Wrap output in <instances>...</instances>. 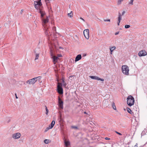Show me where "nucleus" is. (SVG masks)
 I'll return each mask as SVG.
<instances>
[{
	"label": "nucleus",
	"mask_w": 147,
	"mask_h": 147,
	"mask_svg": "<svg viewBox=\"0 0 147 147\" xmlns=\"http://www.w3.org/2000/svg\"><path fill=\"white\" fill-rule=\"evenodd\" d=\"M41 76H38L37 77L34 78L27 80L26 82L27 83L29 84H33L37 81H39L41 79Z\"/></svg>",
	"instance_id": "1"
},
{
	"label": "nucleus",
	"mask_w": 147,
	"mask_h": 147,
	"mask_svg": "<svg viewBox=\"0 0 147 147\" xmlns=\"http://www.w3.org/2000/svg\"><path fill=\"white\" fill-rule=\"evenodd\" d=\"M127 105L130 107L134 105V99L132 96L130 95L127 98Z\"/></svg>",
	"instance_id": "2"
},
{
	"label": "nucleus",
	"mask_w": 147,
	"mask_h": 147,
	"mask_svg": "<svg viewBox=\"0 0 147 147\" xmlns=\"http://www.w3.org/2000/svg\"><path fill=\"white\" fill-rule=\"evenodd\" d=\"M121 69L123 74L127 75L129 74V67L127 65H124L122 66Z\"/></svg>",
	"instance_id": "3"
},
{
	"label": "nucleus",
	"mask_w": 147,
	"mask_h": 147,
	"mask_svg": "<svg viewBox=\"0 0 147 147\" xmlns=\"http://www.w3.org/2000/svg\"><path fill=\"white\" fill-rule=\"evenodd\" d=\"M58 106L59 108L61 109H63V102L62 100L59 97H58Z\"/></svg>",
	"instance_id": "4"
},
{
	"label": "nucleus",
	"mask_w": 147,
	"mask_h": 147,
	"mask_svg": "<svg viewBox=\"0 0 147 147\" xmlns=\"http://www.w3.org/2000/svg\"><path fill=\"white\" fill-rule=\"evenodd\" d=\"M83 33L86 38L88 39L89 38V29H86L84 30V31Z\"/></svg>",
	"instance_id": "5"
},
{
	"label": "nucleus",
	"mask_w": 147,
	"mask_h": 147,
	"mask_svg": "<svg viewBox=\"0 0 147 147\" xmlns=\"http://www.w3.org/2000/svg\"><path fill=\"white\" fill-rule=\"evenodd\" d=\"M61 85H58L57 86V91L60 94H62L63 93V90L62 87V84H61Z\"/></svg>",
	"instance_id": "6"
},
{
	"label": "nucleus",
	"mask_w": 147,
	"mask_h": 147,
	"mask_svg": "<svg viewBox=\"0 0 147 147\" xmlns=\"http://www.w3.org/2000/svg\"><path fill=\"white\" fill-rule=\"evenodd\" d=\"M51 56L52 57V58L53 59V62L54 64H55L57 62V60L59 58L58 57L54 55L52 53L51 54Z\"/></svg>",
	"instance_id": "7"
},
{
	"label": "nucleus",
	"mask_w": 147,
	"mask_h": 147,
	"mask_svg": "<svg viewBox=\"0 0 147 147\" xmlns=\"http://www.w3.org/2000/svg\"><path fill=\"white\" fill-rule=\"evenodd\" d=\"M89 77L92 79L97 80H100L102 81H104V79L99 78L97 76H90Z\"/></svg>",
	"instance_id": "8"
},
{
	"label": "nucleus",
	"mask_w": 147,
	"mask_h": 147,
	"mask_svg": "<svg viewBox=\"0 0 147 147\" xmlns=\"http://www.w3.org/2000/svg\"><path fill=\"white\" fill-rule=\"evenodd\" d=\"M21 134L19 133L14 134L12 135V137L14 139H17L20 138Z\"/></svg>",
	"instance_id": "9"
},
{
	"label": "nucleus",
	"mask_w": 147,
	"mask_h": 147,
	"mask_svg": "<svg viewBox=\"0 0 147 147\" xmlns=\"http://www.w3.org/2000/svg\"><path fill=\"white\" fill-rule=\"evenodd\" d=\"M147 55V53L145 50H142L140 51L138 53V55L140 56H143Z\"/></svg>",
	"instance_id": "10"
},
{
	"label": "nucleus",
	"mask_w": 147,
	"mask_h": 147,
	"mask_svg": "<svg viewBox=\"0 0 147 147\" xmlns=\"http://www.w3.org/2000/svg\"><path fill=\"white\" fill-rule=\"evenodd\" d=\"M42 20L43 23V26H45V24L48 23L49 21V19L47 16L46 17L45 19H44V18H42Z\"/></svg>",
	"instance_id": "11"
},
{
	"label": "nucleus",
	"mask_w": 147,
	"mask_h": 147,
	"mask_svg": "<svg viewBox=\"0 0 147 147\" xmlns=\"http://www.w3.org/2000/svg\"><path fill=\"white\" fill-rule=\"evenodd\" d=\"M82 58V56L81 55L79 54L76 57L75 59V61L76 62L78 61L80 59H81Z\"/></svg>",
	"instance_id": "12"
},
{
	"label": "nucleus",
	"mask_w": 147,
	"mask_h": 147,
	"mask_svg": "<svg viewBox=\"0 0 147 147\" xmlns=\"http://www.w3.org/2000/svg\"><path fill=\"white\" fill-rule=\"evenodd\" d=\"M39 13H40L41 17L42 19L43 18L45 14V11H43L40 9Z\"/></svg>",
	"instance_id": "13"
},
{
	"label": "nucleus",
	"mask_w": 147,
	"mask_h": 147,
	"mask_svg": "<svg viewBox=\"0 0 147 147\" xmlns=\"http://www.w3.org/2000/svg\"><path fill=\"white\" fill-rule=\"evenodd\" d=\"M34 4H36L38 5L41 6L42 4L40 0V1H34Z\"/></svg>",
	"instance_id": "14"
},
{
	"label": "nucleus",
	"mask_w": 147,
	"mask_h": 147,
	"mask_svg": "<svg viewBox=\"0 0 147 147\" xmlns=\"http://www.w3.org/2000/svg\"><path fill=\"white\" fill-rule=\"evenodd\" d=\"M55 123V121H53L51 123V124L49 125V127H50V128L52 129L54 126V125Z\"/></svg>",
	"instance_id": "15"
},
{
	"label": "nucleus",
	"mask_w": 147,
	"mask_h": 147,
	"mask_svg": "<svg viewBox=\"0 0 147 147\" xmlns=\"http://www.w3.org/2000/svg\"><path fill=\"white\" fill-rule=\"evenodd\" d=\"M121 14L120 13H119V17H118V22L120 23V22L121 20Z\"/></svg>",
	"instance_id": "16"
},
{
	"label": "nucleus",
	"mask_w": 147,
	"mask_h": 147,
	"mask_svg": "<svg viewBox=\"0 0 147 147\" xmlns=\"http://www.w3.org/2000/svg\"><path fill=\"white\" fill-rule=\"evenodd\" d=\"M62 82L63 83V86H64L65 87L66 85L67 84V83L65 82V81L64 80V79L63 78L62 79Z\"/></svg>",
	"instance_id": "17"
},
{
	"label": "nucleus",
	"mask_w": 147,
	"mask_h": 147,
	"mask_svg": "<svg viewBox=\"0 0 147 147\" xmlns=\"http://www.w3.org/2000/svg\"><path fill=\"white\" fill-rule=\"evenodd\" d=\"M65 144L66 146H67L70 145V142L69 141H65Z\"/></svg>",
	"instance_id": "18"
},
{
	"label": "nucleus",
	"mask_w": 147,
	"mask_h": 147,
	"mask_svg": "<svg viewBox=\"0 0 147 147\" xmlns=\"http://www.w3.org/2000/svg\"><path fill=\"white\" fill-rule=\"evenodd\" d=\"M127 111H128V112L130 114H132V113H133L132 111L131 110L128 108H127Z\"/></svg>",
	"instance_id": "19"
},
{
	"label": "nucleus",
	"mask_w": 147,
	"mask_h": 147,
	"mask_svg": "<svg viewBox=\"0 0 147 147\" xmlns=\"http://www.w3.org/2000/svg\"><path fill=\"white\" fill-rule=\"evenodd\" d=\"M39 53H36V57L35 60L38 59L39 57Z\"/></svg>",
	"instance_id": "20"
},
{
	"label": "nucleus",
	"mask_w": 147,
	"mask_h": 147,
	"mask_svg": "<svg viewBox=\"0 0 147 147\" xmlns=\"http://www.w3.org/2000/svg\"><path fill=\"white\" fill-rule=\"evenodd\" d=\"M112 107L113 108V109L114 110H116V107L115 105V103L114 102H113V103H112Z\"/></svg>",
	"instance_id": "21"
},
{
	"label": "nucleus",
	"mask_w": 147,
	"mask_h": 147,
	"mask_svg": "<svg viewBox=\"0 0 147 147\" xmlns=\"http://www.w3.org/2000/svg\"><path fill=\"white\" fill-rule=\"evenodd\" d=\"M115 49V47H113L110 48V50L111 52H112Z\"/></svg>",
	"instance_id": "22"
},
{
	"label": "nucleus",
	"mask_w": 147,
	"mask_h": 147,
	"mask_svg": "<svg viewBox=\"0 0 147 147\" xmlns=\"http://www.w3.org/2000/svg\"><path fill=\"white\" fill-rule=\"evenodd\" d=\"M72 11H71V13H69L68 14V16L71 18L73 16V13H72Z\"/></svg>",
	"instance_id": "23"
},
{
	"label": "nucleus",
	"mask_w": 147,
	"mask_h": 147,
	"mask_svg": "<svg viewBox=\"0 0 147 147\" xmlns=\"http://www.w3.org/2000/svg\"><path fill=\"white\" fill-rule=\"evenodd\" d=\"M49 140L48 139H45L44 140V143L46 144H47L49 142Z\"/></svg>",
	"instance_id": "24"
},
{
	"label": "nucleus",
	"mask_w": 147,
	"mask_h": 147,
	"mask_svg": "<svg viewBox=\"0 0 147 147\" xmlns=\"http://www.w3.org/2000/svg\"><path fill=\"white\" fill-rule=\"evenodd\" d=\"M45 107L46 108V115H48V113L49 112V110L47 109V107L46 106H45Z\"/></svg>",
	"instance_id": "25"
},
{
	"label": "nucleus",
	"mask_w": 147,
	"mask_h": 147,
	"mask_svg": "<svg viewBox=\"0 0 147 147\" xmlns=\"http://www.w3.org/2000/svg\"><path fill=\"white\" fill-rule=\"evenodd\" d=\"M51 129V128H50V127L49 126L48 127H47L45 129V132H46L48 130H49V129Z\"/></svg>",
	"instance_id": "26"
},
{
	"label": "nucleus",
	"mask_w": 147,
	"mask_h": 147,
	"mask_svg": "<svg viewBox=\"0 0 147 147\" xmlns=\"http://www.w3.org/2000/svg\"><path fill=\"white\" fill-rule=\"evenodd\" d=\"M34 4V7L35 8H36V9L38 10L39 9L38 6V5L36 4Z\"/></svg>",
	"instance_id": "27"
},
{
	"label": "nucleus",
	"mask_w": 147,
	"mask_h": 147,
	"mask_svg": "<svg viewBox=\"0 0 147 147\" xmlns=\"http://www.w3.org/2000/svg\"><path fill=\"white\" fill-rule=\"evenodd\" d=\"M130 27V26L129 25H127L125 26V28H128Z\"/></svg>",
	"instance_id": "28"
},
{
	"label": "nucleus",
	"mask_w": 147,
	"mask_h": 147,
	"mask_svg": "<svg viewBox=\"0 0 147 147\" xmlns=\"http://www.w3.org/2000/svg\"><path fill=\"white\" fill-rule=\"evenodd\" d=\"M123 0H118V3L119 4H120L121 2L122 1H123Z\"/></svg>",
	"instance_id": "29"
},
{
	"label": "nucleus",
	"mask_w": 147,
	"mask_h": 147,
	"mask_svg": "<svg viewBox=\"0 0 147 147\" xmlns=\"http://www.w3.org/2000/svg\"><path fill=\"white\" fill-rule=\"evenodd\" d=\"M72 128L75 129H78V128L77 126H73L71 127Z\"/></svg>",
	"instance_id": "30"
},
{
	"label": "nucleus",
	"mask_w": 147,
	"mask_h": 147,
	"mask_svg": "<svg viewBox=\"0 0 147 147\" xmlns=\"http://www.w3.org/2000/svg\"><path fill=\"white\" fill-rule=\"evenodd\" d=\"M133 1L134 0H131L129 2V4L133 5Z\"/></svg>",
	"instance_id": "31"
},
{
	"label": "nucleus",
	"mask_w": 147,
	"mask_h": 147,
	"mask_svg": "<svg viewBox=\"0 0 147 147\" xmlns=\"http://www.w3.org/2000/svg\"><path fill=\"white\" fill-rule=\"evenodd\" d=\"M115 132H116L117 134H119V135H122V134H121V133H119V132H117V131H115Z\"/></svg>",
	"instance_id": "32"
},
{
	"label": "nucleus",
	"mask_w": 147,
	"mask_h": 147,
	"mask_svg": "<svg viewBox=\"0 0 147 147\" xmlns=\"http://www.w3.org/2000/svg\"><path fill=\"white\" fill-rule=\"evenodd\" d=\"M45 33L46 35H48V32L47 30L46 31H45Z\"/></svg>",
	"instance_id": "33"
},
{
	"label": "nucleus",
	"mask_w": 147,
	"mask_h": 147,
	"mask_svg": "<svg viewBox=\"0 0 147 147\" xmlns=\"http://www.w3.org/2000/svg\"><path fill=\"white\" fill-rule=\"evenodd\" d=\"M110 19H106L104 20V21L105 22H110Z\"/></svg>",
	"instance_id": "34"
},
{
	"label": "nucleus",
	"mask_w": 147,
	"mask_h": 147,
	"mask_svg": "<svg viewBox=\"0 0 147 147\" xmlns=\"http://www.w3.org/2000/svg\"><path fill=\"white\" fill-rule=\"evenodd\" d=\"M125 13V11H123L122 12V15H121H121H122V16L123 15H124V14Z\"/></svg>",
	"instance_id": "35"
},
{
	"label": "nucleus",
	"mask_w": 147,
	"mask_h": 147,
	"mask_svg": "<svg viewBox=\"0 0 147 147\" xmlns=\"http://www.w3.org/2000/svg\"><path fill=\"white\" fill-rule=\"evenodd\" d=\"M119 31L115 33V35H117L118 34H119Z\"/></svg>",
	"instance_id": "36"
},
{
	"label": "nucleus",
	"mask_w": 147,
	"mask_h": 147,
	"mask_svg": "<svg viewBox=\"0 0 147 147\" xmlns=\"http://www.w3.org/2000/svg\"><path fill=\"white\" fill-rule=\"evenodd\" d=\"M106 140H109L110 139L106 137L105 138Z\"/></svg>",
	"instance_id": "37"
},
{
	"label": "nucleus",
	"mask_w": 147,
	"mask_h": 147,
	"mask_svg": "<svg viewBox=\"0 0 147 147\" xmlns=\"http://www.w3.org/2000/svg\"><path fill=\"white\" fill-rule=\"evenodd\" d=\"M80 19H81L83 21H84V22L85 21L84 19L83 18H82V17H80Z\"/></svg>",
	"instance_id": "38"
},
{
	"label": "nucleus",
	"mask_w": 147,
	"mask_h": 147,
	"mask_svg": "<svg viewBox=\"0 0 147 147\" xmlns=\"http://www.w3.org/2000/svg\"><path fill=\"white\" fill-rule=\"evenodd\" d=\"M62 56V55L61 54H59L58 55V57H61Z\"/></svg>",
	"instance_id": "39"
},
{
	"label": "nucleus",
	"mask_w": 147,
	"mask_h": 147,
	"mask_svg": "<svg viewBox=\"0 0 147 147\" xmlns=\"http://www.w3.org/2000/svg\"><path fill=\"white\" fill-rule=\"evenodd\" d=\"M138 143H136V144L134 146V147H136V146H138Z\"/></svg>",
	"instance_id": "40"
},
{
	"label": "nucleus",
	"mask_w": 147,
	"mask_h": 147,
	"mask_svg": "<svg viewBox=\"0 0 147 147\" xmlns=\"http://www.w3.org/2000/svg\"><path fill=\"white\" fill-rule=\"evenodd\" d=\"M73 76H70L69 77V79L72 78Z\"/></svg>",
	"instance_id": "41"
},
{
	"label": "nucleus",
	"mask_w": 147,
	"mask_h": 147,
	"mask_svg": "<svg viewBox=\"0 0 147 147\" xmlns=\"http://www.w3.org/2000/svg\"><path fill=\"white\" fill-rule=\"evenodd\" d=\"M84 113L85 114H88L86 112V111H84Z\"/></svg>",
	"instance_id": "42"
},
{
	"label": "nucleus",
	"mask_w": 147,
	"mask_h": 147,
	"mask_svg": "<svg viewBox=\"0 0 147 147\" xmlns=\"http://www.w3.org/2000/svg\"><path fill=\"white\" fill-rule=\"evenodd\" d=\"M15 95H16V98H17H17H18V97L17 96L16 94H15Z\"/></svg>",
	"instance_id": "43"
},
{
	"label": "nucleus",
	"mask_w": 147,
	"mask_h": 147,
	"mask_svg": "<svg viewBox=\"0 0 147 147\" xmlns=\"http://www.w3.org/2000/svg\"><path fill=\"white\" fill-rule=\"evenodd\" d=\"M23 9H22V10H21V12H20V13H22V12H23Z\"/></svg>",
	"instance_id": "44"
},
{
	"label": "nucleus",
	"mask_w": 147,
	"mask_h": 147,
	"mask_svg": "<svg viewBox=\"0 0 147 147\" xmlns=\"http://www.w3.org/2000/svg\"><path fill=\"white\" fill-rule=\"evenodd\" d=\"M59 48L60 49H63L62 47H59Z\"/></svg>",
	"instance_id": "45"
},
{
	"label": "nucleus",
	"mask_w": 147,
	"mask_h": 147,
	"mask_svg": "<svg viewBox=\"0 0 147 147\" xmlns=\"http://www.w3.org/2000/svg\"><path fill=\"white\" fill-rule=\"evenodd\" d=\"M119 23H119L118 22L117 23V24L118 26H119Z\"/></svg>",
	"instance_id": "46"
},
{
	"label": "nucleus",
	"mask_w": 147,
	"mask_h": 147,
	"mask_svg": "<svg viewBox=\"0 0 147 147\" xmlns=\"http://www.w3.org/2000/svg\"><path fill=\"white\" fill-rule=\"evenodd\" d=\"M21 34V33H20L19 34V35H20Z\"/></svg>",
	"instance_id": "47"
},
{
	"label": "nucleus",
	"mask_w": 147,
	"mask_h": 147,
	"mask_svg": "<svg viewBox=\"0 0 147 147\" xmlns=\"http://www.w3.org/2000/svg\"><path fill=\"white\" fill-rule=\"evenodd\" d=\"M86 55V54H85V55H84V56H85Z\"/></svg>",
	"instance_id": "48"
},
{
	"label": "nucleus",
	"mask_w": 147,
	"mask_h": 147,
	"mask_svg": "<svg viewBox=\"0 0 147 147\" xmlns=\"http://www.w3.org/2000/svg\"><path fill=\"white\" fill-rule=\"evenodd\" d=\"M34 53H36V51H34Z\"/></svg>",
	"instance_id": "49"
}]
</instances>
